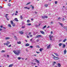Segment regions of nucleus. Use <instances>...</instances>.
Returning <instances> with one entry per match:
<instances>
[{"label": "nucleus", "instance_id": "1", "mask_svg": "<svg viewBox=\"0 0 67 67\" xmlns=\"http://www.w3.org/2000/svg\"><path fill=\"white\" fill-rule=\"evenodd\" d=\"M13 52L14 53L17 55H19V54L20 53V50L18 51L17 52L16 51H14Z\"/></svg>", "mask_w": 67, "mask_h": 67}, {"label": "nucleus", "instance_id": "2", "mask_svg": "<svg viewBox=\"0 0 67 67\" xmlns=\"http://www.w3.org/2000/svg\"><path fill=\"white\" fill-rule=\"evenodd\" d=\"M9 15L8 14H6L5 15V17L6 18L7 20H9V19L8 18L7 16Z\"/></svg>", "mask_w": 67, "mask_h": 67}, {"label": "nucleus", "instance_id": "3", "mask_svg": "<svg viewBox=\"0 0 67 67\" xmlns=\"http://www.w3.org/2000/svg\"><path fill=\"white\" fill-rule=\"evenodd\" d=\"M42 37V35H38L36 37V38H40V37Z\"/></svg>", "mask_w": 67, "mask_h": 67}, {"label": "nucleus", "instance_id": "4", "mask_svg": "<svg viewBox=\"0 0 67 67\" xmlns=\"http://www.w3.org/2000/svg\"><path fill=\"white\" fill-rule=\"evenodd\" d=\"M53 58L54 59H55V60H58V58L57 57H56L54 56V57H53Z\"/></svg>", "mask_w": 67, "mask_h": 67}, {"label": "nucleus", "instance_id": "5", "mask_svg": "<svg viewBox=\"0 0 67 67\" xmlns=\"http://www.w3.org/2000/svg\"><path fill=\"white\" fill-rule=\"evenodd\" d=\"M35 60H36V63H37L38 64H40V61L38 60H37V59H35Z\"/></svg>", "mask_w": 67, "mask_h": 67}, {"label": "nucleus", "instance_id": "6", "mask_svg": "<svg viewBox=\"0 0 67 67\" xmlns=\"http://www.w3.org/2000/svg\"><path fill=\"white\" fill-rule=\"evenodd\" d=\"M13 66V64H11L8 67H12Z\"/></svg>", "mask_w": 67, "mask_h": 67}, {"label": "nucleus", "instance_id": "7", "mask_svg": "<svg viewBox=\"0 0 67 67\" xmlns=\"http://www.w3.org/2000/svg\"><path fill=\"white\" fill-rule=\"evenodd\" d=\"M63 44L62 43H60L59 44V47H60V46H62V45H63Z\"/></svg>", "mask_w": 67, "mask_h": 67}, {"label": "nucleus", "instance_id": "8", "mask_svg": "<svg viewBox=\"0 0 67 67\" xmlns=\"http://www.w3.org/2000/svg\"><path fill=\"white\" fill-rule=\"evenodd\" d=\"M51 46V44H49L47 47V49H48L49 48V47H50Z\"/></svg>", "mask_w": 67, "mask_h": 67}, {"label": "nucleus", "instance_id": "9", "mask_svg": "<svg viewBox=\"0 0 67 67\" xmlns=\"http://www.w3.org/2000/svg\"><path fill=\"white\" fill-rule=\"evenodd\" d=\"M19 33H20V34H23V32L22 31H21L19 32Z\"/></svg>", "mask_w": 67, "mask_h": 67}, {"label": "nucleus", "instance_id": "10", "mask_svg": "<svg viewBox=\"0 0 67 67\" xmlns=\"http://www.w3.org/2000/svg\"><path fill=\"white\" fill-rule=\"evenodd\" d=\"M40 32L42 34H44V32L43 31H41Z\"/></svg>", "mask_w": 67, "mask_h": 67}, {"label": "nucleus", "instance_id": "11", "mask_svg": "<svg viewBox=\"0 0 67 67\" xmlns=\"http://www.w3.org/2000/svg\"><path fill=\"white\" fill-rule=\"evenodd\" d=\"M17 43H18V44H21V42L20 41H19V42L18 41L17 42Z\"/></svg>", "mask_w": 67, "mask_h": 67}, {"label": "nucleus", "instance_id": "12", "mask_svg": "<svg viewBox=\"0 0 67 67\" xmlns=\"http://www.w3.org/2000/svg\"><path fill=\"white\" fill-rule=\"evenodd\" d=\"M58 67H60V66H61V65H60V64L59 63L58 64Z\"/></svg>", "mask_w": 67, "mask_h": 67}, {"label": "nucleus", "instance_id": "13", "mask_svg": "<svg viewBox=\"0 0 67 67\" xmlns=\"http://www.w3.org/2000/svg\"><path fill=\"white\" fill-rule=\"evenodd\" d=\"M43 50V49L42 48H41L40 49V52H42V51Z\"/></svg>", "mask_w": 67, "mask_h": 67}, {"label": "nucleus", "instance_id": "14", "mask_svg": "<svg viewBox=\"0 0 67 67\" xmlns=\"http://www.w3.org/2000/svg\"><path fill=\"white\" fill-rule=\"evenodd\" d=\"M47 26L46 25H45L44 26L43 28V29H45V28H46V27Z\"/></svg>", "mask_w": 67, "mask_h": 67}, {"label": "nucleus", "instance_id": "15", "mask_svg": "<svg viewBox=\"0 0 67 67\" xmlns=\"http://www.w3.org/2000/svg\"><path fill=\"white\" fill-rule=\"evenodd\" d=\"M15 21H16V22H18V19L16 18H15Z\"/></svg>", "mask_w": 67, "mask_h": 67}, {"label": "nucleus", "instance_id": "16", "mask_svg": "<svg viewBox=\"0 0 67 67\" xmlns=\"http://www.w3.org/2000/svg\"><path fill=\"white\" fill-rule=\"evenodd\" d=\"M63 28L64 29H65V30H67V27H65V26H64L63 27Z\"/></svg>", "mask_w": 67, "mask_h": 67}, {"label": "nucleus", "instance_id": "17", "mask_svg": "<svg viewBox=\"0 0 67 67\" xmlns=\"http://www.w3.org/2000/svg\"><path fill=\"white\" fill-rule=\"evenodd\" d=\"M66 46V45L65 44H64L63 45V46L62 47L63 48H65Z\"/></svg>", "mask_w": 67, "mask_h": 67}, {"label": "nucleus", "instance_id": "18", "mask_svg": "<svg viewBox=\"0 0 67 67\" xmlns=\"http://www.w3.org/2000/svg\"><path fill=\"white\" fill-rule=\"evenodd\" d=\"M44 6L45 7H47L48 6V5L47 4H45L44 5Z\"/></svg>", "mask_w": 67, "mask_h": 67}, {"label": "nucleus", "instance_id": "19", "mask_svg": "<svg viewBox=\"0 0 67 67\" xmlns=\"http://www.w3.org/2000/svg\"><path fill=\"white\" fill-rule=\"evenodd\" d=\"M6 40H9V39H10V38L9 37H7L5 38Z\"/></svg>", "mask_w": 67, "mask_h": 67}, {"label": "nucleus", "instance_id": "20", "mask_svg": "<svg viewBox=\"0 0 67 67\" xmlns=\"http://www.w3.org/2000/svg\"><path fill=\"white\" fill-rule=\"evenodd\" d=\"M30 45L29 44L27 43L26 44V46H29Z\"/></svg>", "mask_w": 67, "mask_h": 67}, {"label": "nucleus", "instance_id": "21", "mask_svg": "<svg viewBox=\"0 0 67 67\" xmlns=\"http://www.w3.org/2000/svg\"><path fill=\"white\" fill-rule=\"evenodd\" d=\"M18 60H20L21 59V58L20 57H18Z\"/></svg>", "mask_w": 67, "mask_h": 67}, {"label": "nucleus", "instance_id": "22", "mask_svg": "<svg viewBox=\"0 0 67 67\" xmlns=\"http://www.w3.org/2000/svg\"><path fill=\"white\" fill-rule=\"evenodd\" d=\"M54 54L56 55V56H59L57 53H54Z\"/></svg>", "mask_w": 67, "mask_h": 67}, {"label": "nucleus", "instance_id": "23", "mask_svg": "<svg viewBox=\"0 0 67 67\" xmlns=\"http://www.w3.org/2000/svg\"><path fill=\"white\" fill-rule=\"evenodd\" d=\"M10 22H11V24H13V21H12L11 20Z\"/></svg>", "mask_w": 67, "mask_h": 67}, {"label": "nucleus", "instance_id": "24", "mask_svg": "<svg viewBox=\"0 0 67 67\" xmlns=\"http://www.w3.org/2000/svg\"><path fill=\"white\" fill-rule=\"evenodd\" d=\"M66 41H67V39H65L63 40V42H65Z\"/></svg>", "mask_w": 67, "mask_h": 67}, {"label": "nucleus", "instance_id": "25", "mask_svg": "<svg viewBox=\"0 0 67 67\" xmlns=\"http://www.w3.org/2000/svg\"><path fill=\"white\" fill-rule=\"evenodd\" d=\"M12 25L14 27V26L15 25V24L14 23H13V24H12Z\"/></svg>", "mask_w": 67, "mask_h": 67}, {"label": "nucleus", "instance_id": "26", "mask_svg": "<svg viewBox=\"0 0 67 67\" xmlns=\"http://www.w3.org/2000/svg\"><path fill=\"white\" fill-rule=\"evenodd\" d=\"M64 54H66V50H65L64 51Z\"/></svg>", "mask_w": 67, "mask_h": 67}, {"label": "nucleus", "instance_id": "27", "mask_svg": "<svg viewBox=\"0 0 67 67\" xmlns=\"http://www.w3.org/2000/svg\"><path fill=\"white\" fill-rule=\"evenodd\" d=\"M36 47H37V48H40V46L38 45H37L36 46Z\"/></svg>", "mask_w": 67, "mask_h": 67}, {"label": "nucleus", "instance_id": "28", "mask_svg": "<svg viewBox=\"0 0 67 67\" xmlns=\"http://www.w3.org/2000/svg\"><path fill=\"white\" fill-rule=\"evenodd\" d=\"M31 25V24L29 23L27 24V25Z\"/></svg>", "mask_w": 67, "mask_h": 67}, {"label": "nucleus", "instance_id": "29", "mask_svg": "<svg viewBox=\"0 0 67 67\" xmlns=\"http://www.w3.org/2000/svg\"><path fill=\"white\" fill-rule=\"evenodd\" d=\"M30 3H31V2L27 3V4H26V5H28V4H30Z\"/></svg>", "mask_w": 67, "mask_h": 67}, {"label": "nucleus", "instance_id": "30", "mask_svg": "<svg viewBox=\"0 0 67 67\" xmlns=\"http://www.w3.org/2000/svg\"><path fill=\"white\" fill-rule=\"evenodd\" d=\"M27 22L28 23H29L30 22V21L29 20H27Z\"/></svg>", "mask_w": 67, "mask_h": 67}, {"label": "nucleus", "instance_id": "31", "mask_svg": "<svg viewBox=\"0 0 67 67\" xmlns=\"http://www.w3.org/2000/svg\"><path fill=\"white\" fill-rule=\"evenodd\" d=\"M53 23H54L53 21H52L51 22V24H53Z\"/></svg>", "mask_w": 67, "mask_h": 67}, {"label": "nucleus", "instance_id": "32", "mask_svg": "<svg viewBox=\"0 0 67 67\" xmlns=\"http://www.w3.org/2000/svg\"><path fill=\"white\" fill-rule=\"evenodd\" d=\"M14 37L16 40H17V37L16 36H14Z\"/></svg>", "mask_w": 67, "mask_h": 67}, {"label": "nucleus", "instance_id": "33", "mask_svg": "<svg viewBox=\"0 0 67 67\" xmlns=\"http://www.w3.org/2000/svg\"><path fill=\"white\" fill-rule=\"evenodd\" d=\"M8 6H9V7H10L11 6V4L10 3H9L8 4Z\"/></svg>", "mask_w": 67, "mask_h": 67}, {"label": "nucleus", "instance_id": "34", "mask_svg": "<svg viewBox=\"0 0 67 67\" xmlns=\"http://www.w3.org/2000/svg\"><path fill=\"white\" fill-rule=\"evenodd\" d=\"M20 19H23V17L22 16H20Z\"/></svg>", "mask_w": 67, "mask_h": 67}, {"label": "nucleus", "instance_id": "35", "mask_svg": "<svg viewBox=\"0 0 67 67\" xmlns=\"http://www.w3.org/2000/svg\"><path fill=\"white\" fill-rule=\"evenodd\" d=\"M45 18H48V16H44Z\"/></svg>", "mask_w": 67, "mask_h": 67}, {"label": "nucleus", "instance_id": "36", "mask_svg": "<svg viewBox=\"0 0 67 67\" xmlns=\"http://www.w3.org/2000/svg\"><path fill=\"white\" fill-rule=\"evenodd\" d=\"M8 26L9 27H11V26L10 25L8 24Z\"/></svg>", "mask_w": 67, "mask_h": 67}, {"label": "nucleus", "instance_id": "37", "mask_svg": "<svg viewBox=\"0 0 67 67\" xmlns=\"http://www.w3.org/2000/svg\"><path fill=\"white\" fill-rule=\"evenodd\" d=\"M2 53H4V52H5V51H4V50H2Z\"/></svg>", "mask_w": 67, "mask_h": 67}, {"label": "nucleus", "instance_id": "38", "mask_svg": "<svg viewBox=\"0 0 67 67\" xmlns=\"http://www.w3.org/2000/svg\"><path fill=\"white\" fill-rule=\"evenodd\" d=\"M49 37L50 38V40L51 41H52V38H51V37Z\"/></svg>", "mask_w": 67, "mask_h": 67}, {"label": "nucleus", "instance_id": "39", "mask_svg": "<svg viewBox=\"0 0 67 67\" xmlns=\"http://www.w3.org/2000/svg\"><path fill=\"white\" fill-rule=\"evenodd\" d=\"M42 19H44L45 18V16H42Z\"/></svg>", "mask_w": 67, "mask_h": 67}, {"label": "nucleus", "instance_id": "40", "mask_svg": "<svg viewBox=\"0 0 67 67\" xmlns=\"http://www.w3.org/2000/svg\"><path fill=\"white\" fill-rule=\"evenodd\" d=\"M30 48H33V47L32 46H30Z\"/></svg>", "mask_w": 67, "mask_h": 67}, {"label": "nucleus", "instance_id": "41", "mask_svg": "<svg viewBox=\"0 0 67 67\" xmlns=\"http://www.w3.org/2000/svg\"><path fill=\"white\" fill-rule=\"evenodd\" d=\"M8 46L9 47H11V45L10 44V45Z\"/></svg>", "mask_w": 67, "mask_h": 67}, {"label": "nucleus", "instance_id": "42", "mask_svg": "<svg viewBox=\"0 0 67 67\" xmlns=\"http://www.w3.org/2000/svg\"><path fill=\"white\" fill-rule=\"evenodd\" d=\"M25 28V26H23L21 28H22L23 29H24V28Z\"/></svg>", "mask_w": 67, "mask_h": 67}, {"label": "nucleus", "instance_id": "43", "mask_svg": "<svg viewBox=\"0 0 67 67\" xmlns=\"http://www.w3.org/2000/svg\"><path fill=\"white\" fill-rule=\"evenodd\" d=\"M2 29L1 28H0V31L2 32Z\"/></svg>", "mask_w": 67, "mask_h": 67}, {"label": "nucleus", "instance_id": "44", "mask_svg": "<svg viewBox=\"0 0 67 67\" xmlns=\"http://www.w3.org/2000/svg\"><path fill=\"white\" fill-rule=\"evenodd\" d=\"M36 53H37V54H39L40 53V52H38L37 51L36 52Z\"/></svg>", "mask_w": 67, "mask_h": 67}, {"label": "nucleus", "instance_id": "45", "mask_svg": "<svg viewBox=\"0 0 67 67\" xmlns=\"http://www.w3.org/2000/svg\"><path fill=\"white\" fill-rule=\"evenodd\" d=\"M50 37L51 38H52V37H54L53 36H49V37Z\"/></svg>", "mask_w": 67, "mask_h": 67}, {"label": "nucleus", "instance_id": "46", "mask_svg": "<svg viewBox=\"0 0 67 67\" xmlns=\"http://www.w3.org/2000/svg\"><path fill=\"white\" fill-rule=\"evenodd\" d=\"M6 46H8V44L7 43H6Z\"/></svg>", "mask_w": 67, "mask_h": 67}, {"label": "nucleus", "instance_id": "47", "mask_svg": "<svg viewBox=\"0 0 67 67\" xmlns=\"http://www.w3.org/2000/svg\"><path fill=\"white\" fill-rule=\"evenodd\" d=\"M34 6H32V9H34Z\"/></svg>", "mask_w": 67, "mask_h": 67}, {"label": "nucleus", "instance_id": "48", "mask_svg": "<svg viewBox=\"0 0 67 67\" xmlns=\"http://www.w3.org/2000/svg\"><path fill=\"white\" fill-rule=\"evenodd\" d=\"M32 35H30V37H32Z\"/></svg>", "mask_w": 67, "mask_h": 67}, {"label": "nucleus", "instance_id": "49", "mask_svg": "<svg viewBox=\"0 0 67 67\" xmlns=\"http://www.w3.org/2000/svg\"><path fill=\"white\" fill-rule=\"evenodd\" d=\"M7 57L8 58H9V55H7Z\"/></svg>", "mask_w": 67, "mask_h": 67}, {"label": "nucleus", "instance_id": "50", "mask_svg": "<svg viewBox=\"0 0 67 67\" xmlns=\"http://www.w3.org/2000/svg\"><path fill=\"white\" fill-rule=\"evenodd\" d=\"M57 3V1H55V4H56V3Z\"/></svg>", "mask_w": 67, "mask_h": 67}, {"label": "nucleus", "instance_id": "51", "mask_svg": "<svg viewBox=\"0 0 67 67\" xmlns=\"http://www.w3.org/2000/svg\"><path fill=\"white\" fill-rule=\"evenodd\" d=\"M60 24L61 25H62V26H62V23H60Z\"/></svg>", "mask_w": 67, "mask_h": 67}, {"label": "nucleus", "instance_id": "52", "mask_svg": "<svg viewBox=\"0 0 67 67\" xmlns=\"http://www.w3.org/2000/svg\"><path fill=\"white\" fill-rule=\"evenodd\" d=\"M27 7H24V9H27Z\"/></svg>", "mask_w": 67, "mask_h": 67}, {"label": "nucleus", "instance_id": "53", "mask_svg": "<svg viewBox=\"0 0 67 67\" xmlns=\"http://www.w3.org/2000/svg\"><path fill=\"white\" fill-rule=\"evenodd\" d=\"M62 40H59V42H62Z\"/></svg>", "mask_w": 67, "mask_h": 67}, {"label": "nucleus", "instance_id": "54", "mask_svg": "<svg viewBox=\"0 0 67 67\" xmlns=\"http://www.w3.org/2000/svg\"><path fill=\"white\" fill-rule=\"evenodd\" d=\"M0 27H1V28H2V26L1 25V26H0Z\"/></svg>", "mask_w": 67, "mask_h": 67}, {"label": "nucleus", "instance_id": "55", "mask_svg": "<svg viewBox=\"0 0 67 67\" xmlns=\"http://www.w3.org/2000/svg\"><path fill=\"white\" fill-rule=\"evenodd\" d=\"M3 7H2L1 6H0V8H2Z\"/></svg>", "mask_w": 67, "mask_h": 67}, {"label": "nucleus", "instance_id": "56", "mask_svg": "<svg viewBox=\"0 0 67 67\" xmlns=\"http://www.w3.org/2000/svg\"><path fill=\"white\" fill-rule=\"evenodd\" d=\"M53 63H54V64H56V62H53Z\"/></svg>", "mask_w": 67, "mask_h": 67}, {"label": "nucleus", "instance_id": "57", "mask_svg": "<svg viewBox=\"0 0 67 67\" xmlns=\"http://www.w3.org/2000/svg\"><path fill=\"white\" fill-rule=\"evenodd\" d=\"M27 38H29V36H27Z\"/></svg>", "mask_w": 67, "mask_h": 67}, {"label": "nucleus", "instance_id": "58", "mask_svg": "<svg viewBox=\"0 0 67 67\" xmlns=\"http://www.w3.org/2000/svg\"><path fill=\"white\" fill-rule=\"evenodd\" d=\"M64 20H65V19L63 18V21H64Z\"/></svg>", "mask_w": 67, "mask_h": 67}, {"label": "nucleus", "instance_id": "59", "mask_svg": "<svg viewBox=\"0 0 67 67\" xmlns=\"http://www.w3.org/2000/svg\"><path fill=\"white\" fill-rule=\"evenodd\" d=\"M33 65H36V63H34V64Z\"/></svg>", "mask_w": 67, "mask_h": 67}, {"label": "nucleus", "instance_id": "60", "mask_svg": "<svg viewBox=\"0 0 67 67\" xmlns=\"http://www.w3.org/2000/svg\"><path fill=\"white\" fill-rule=\"evenodd\" d=\"M26 42H27V40H25Z\"/></svg>", "mask_w": 67, "mask_h": 67}, {"label": "nucleus", "instance_id": "61", "mask_svg": "<svg viewBox=\"0 0 67 67\" xmlns=\"http://www.w3.org/2000/svg\"><path fill=\"white\" fill-rule=\"evenodd\" d=\"M27 9L29 10L30 9V8L27 7Z\"/></svg>", "mask_w": 67, "mask_h": 67}, {"label": "nucleus", "instance_id": "62", "mask_svg": "<svg viewBox=\"0 0 67 67\" xmlns=\"http://www.w3.org/2000/svg\"><path fill=\"white\" fill-rule=\"evenodd\" d=\"M6 43H4V44L5 45H6Z\"/></svg>", "mask_w": 67, "mask_h": 67}, {"label": "nucleus", "instance_id": "63", "mask_svg": "<svg viewBox=\"0 0 67 67\" xmlns=\"http://www.w3.org/2000/svg\"><path fill=\"white\" fill-rule=\"evenodd\" d=\"M50 26H48V27H47V28H49L50 27Z\"/></svg>", "mask_w": 67, "mask_h": 67}, {"label": "nucleus", "instance_id": "64", "mask_svg": "<svg viewBox=\"0 0 67 67\" xmlns=\"http://www.w3.org/2000/svg\"><path fill=\"white\" fill-rule=\"evenodd\" d=\"M51 34H53V31H51Z\"/></svg>", "mask_w": 67, "mask_h": 67}]
</instances>
